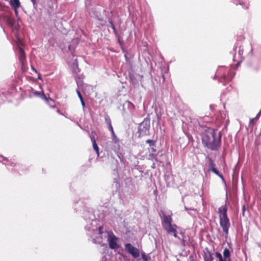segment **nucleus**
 <instances>
[{
    "label": "nucleus",
    "instance_id": "1",
    "mask_svg": "<svg viewBox=\"0 0 261 261\" xmlns=\"http://www.w3.org/2000/svg\"><path fill=\"white\" fill-rule=\"evenodd\" d=\"M202 143L204 146L211 150H217L220 146V133L211 128H207L202 133Z\"/></svg>",
    "mask_w": 261,
    "mask_h": 261
},
{
    "label": "nucleus",
    "instance_id": "2",
    "mask_svg": "<svg viewBox=\"0 0 261 261\" xmlns=\"http://www.w3.org/2000/svg\"><path fill=\"white\" fill-rule=\"evenodd\" d=\"M159 215L161 219L162 224L163 228L167 231L168 234L172 235L176 238L179 239L177 235V226L175 224L172 223V212L170 211L166 212L161 210L159 213Z\"/></svg>",
    "mask_w": 261,
    "mask_h": 261
},
{
    "label": "nucleus",
    "instance_id": "3",
    "mask_svg": "<svg viewBox=\"0 0 261 261\" xmlns=\"http://www.w3.org/2000/svg\"><path fill=\"white\" fill-rule=\"evenodd\" d=\"M234 75V73L231 75L225 67L220 66L216 71L214 79L218 78L219 82L223 83L230 80Z\"/></svg>",
    "mask_w": 261,
    "mask_h": 261
},
{
    "label": "nucleus",
    "instance_id": "4",
    "mask_svg": "<svg viewBox=\"0 0 261 261\" xmlns=\"http://www.w3.org/2000/svg\"><path fill=\"white\" fill-rule=\"evenodd\" d=\"M150 128V120L149 119L145 118L142 122L138 127V132L140 136H145L149 134Z\"/></svg>",
    "mask_w": 261,
    "mask_h": 261
},
{
    "label": "nucleus",
    "instance_id": "5",
    "mask_svg": "<svg viewBox=\"0 0 261 261\" xmlns=\"http://www.w3.org/2000/svg\"><path fill=\"white\" fill-rule=\"evenodd\" d=\"M107 241L111 249H116L119 248V238L116 237L112 232H108Z\"/></svg>",
    "mask_w": 261,
    "mask_h": 261
},
{
    "label": "nucleus",
    "instance_id": "6",
    "mask_svg": "<svg viewBox=\"0 0 261 261\" xmlns=\"http://www.w3.org/2000/svg\"><path fill=\"white\" fill-rule=\"evenodd\" d=\"M220 225L222 228L223 232L227 235L228 234V230L230 227V223L228 217L220 218Z\"/></svg>",
    "mask_w": 261,
    "mask_h": 261
},
{
    "label": "nucleus",
    "instance_id": "7",
    "mask_svg": "<svg viewBox=\"0 0 261 261\" xmlns=\"http://www.w3.org/2000/svg\"><path fill=\"white\" fill-rule=\"evenodd\" d=\"M125 250L135 258H138L140 256V252L138 249L134 247L130 243L125 244Z\"/></svg>",
    "mask_w": 261,
    "mask_h": 261
},
{
    "label": "nucleus",
    "instance_id": "8",
    "mask_svg": "<svg viewBox=\"0 0 261 261\" xmlns=\"http://www.w3.org/2000/svg\"><path fill=\"white\" fill-rule=\"evenodd\" d=\"M208 161H209V167H210V170L213 172L215 174H216L217 175L219 176L223 180H224L223 176L219 173V172L217 170L216 168V165L214 163V162L213 161L211 158H208Z\"/></svg>",
    "mask_w": 261,
    "mask_h": 261
},
{
    "label": "nucleus",
    "instance_id": "9",
    "mask_svg": "<svg viewBox=\"0 0 261 261\" xmlns=\"http://www.w3.org/2000/svg\"><path fill=\"white\" fill-rule=\"evenodd\" d=\"M94 223L96 224V221L92 220L91 222V227L89 226L88 225H87L85 227L86 229L88 231L87 233L89 236H91L93 232L95 233V231L96 232L97 231V228L94 225Z\"/></svg>",
    "mask_w": 261,
    "mask_h": 261
},
{
    "label": "nucleus",
    "instance_id": "10",
    "mask_svg": "<svg viewBox=\"0 0 261 261\" xmlns=\"http://www.w3.org/2000/svg\"><path fill=\"white\" fill-rule=\"evenodd\" d=\"M203 258L204 261H213V254L208 248H206L203 250Z\"/></svg>",
    "mask_w": 261,
    "mask_h": 261
},
{
    "label": "nucleus",
    "instance_id": "11",
    "mask_svg": "<svg viewBox=\"0 0 261 261\" xmlns=\"http://www.w3.org/2000/svg\"><path fill=\"white\" fill-rule=\"evenodd\" d=\"M33 94L36 96L40 97L42 99L45 100L46 102H49V101L53 102L52 99L50 97H47L43 91L41 92L34 91Z\"/></svg>",
    "mask_w": 261,
    "mask_h": 261
},
{
    "label": "nucleus",
    "instance_id": "12",
    "mask_svg": "<svg viewBox=\"0 0 261 261\" xmlns=\"http://www.w3.org/2000/svg\"><path fill=\"white\" fill-rule=\"evenodd\" d=\"M95 134V132H92L91 135H90V138L92 142V145L93 148L94 150L96 151L97 156L99 155V148L96 143V141L94 138V135Z\"/></svg>",
    "mask_w": 261,
    "mask_h": 261
},
{
    "label": "nucleus",
    "instance_id": "13",
    "mask_svg": "<svg viewBox=\"0 0 261 261\" xmlns=\"http://www.w3.org/2000/svg\"><path fill=\"white\" fill-rule=\"evenodd\" d=\"M103 227L102 226H99L98 228V233L97 234L98 236L96 237V238H93L92 241L95 244H100L102 242V238L100 236V234H101L103 233Z\"/></svg>",
    "mask_w": 261,
    "mask_h": 261
},
{
    "label": "nucleus",
    "instance_id": "14",
    "mask_svg": "<svg viewBox=\"0 0 261 261\" xmlns=\"http://www.w3.org/2000/svg\"><path fill=\"white\" fill-rule=\"evenodd\" d=\"M227 208L226 205H222L218 209V214L220 218L227 217Z\"/></svg>",
    "mask_w": 261,
    "mask_h": 261
},
{
    "label": "nucleus",
    "instance_id": "15",
    "mask_svg": "<svg viewBox=\"0 0 261 261\" xmlns=\"http://www.w3.org/2000/svg\"><path fill=\"white\" fill-rule=\"evenodd\" d=\"M19 59L20 62L22 64H23L25 60V56L24 54V51L23 50L22 48H19Z\"/></svg>",
    "mask_w": 261,
    "mask_h": 261
},
{
    "label": "nucleus",
    "instance_id": "16",
    "mask_svg": "<svg viewBox=\"0 0 261 261\" xmlns=\"http://www.w3.org/2000/svg\"><path fill=\"white\" fill-rule=\"evenodd\" d=\"M10 4L13 8H18L20 6L19 0H11Z\"/></svg>",
    "mask_w": 261,
    "mask_h": 261
},
{
    "label": "nucleus",
    "instance_id": "17",
    "mask_svg": "<svg viewBox=\"0 0 261 261\" xmlns=\"http://www.w3.org/2000/svg\"><path fill=\"white\" fill-rule=\"evenodd\" d=\"M223 253L224 255V258L226 259V261H229V259H230V252L229 250L227 248H225Z\"/></svg>",
    "mask_w": 261,
    "mask_h": 261
},
{
    "label": "nucleus",
    "instance_id": "18",
    "mask_svg": "<svg viewBox=\"0 0 261 261\" xmlns=\"http://www.w3.org/2000/svg\"><path fill=\"white\" fill-rule=\"evenodd\" d=\"M72 66L73 68V71L74 73H77L78 72H80L77 59L74 60L72 64Z\"/></svg>",
    "mask_w": 261,
    "mask_h": 261
},
{
    "label": "nucleus",
    "instance_id": "19",
    "mask_svg": "<svg viewBox=\"0 0 261 261\" xmlns=\"http://www.w3.org/2000/svg\"><path fill=\"white\" fill-rule=\"evenodd\" d=\"M150 153L149 155L151 158L154 159L156 156L155 152L156 151V149L154 147V146L150 147Z\"/></svg>",
    "mask_w": 261,
    "mask_h": 261
},
{
    "label": "nucleus",
    "instance_id": "20",
    "mask_svg": "<svg viewBox=\"0 0 261 261\" xmlns=\"http://www.w3.org/2000/svg\"><path fill=\"white\" fill-rule=\"evenodd\" d=\"M141 256L143 261H149L151 259L150 257L148 255H146L144 252L142 253Z\"/></svg>",
    "mask_w": 261,
    "mask_h": 261
},
{
    "label": "nucleus",
    "instance_id": "21",
    "mask_svg": "<svg viewBox=\"0 0 261 261\" xmlns=\"http://www.w3.org/2000/svg\"><path fill=\"white\" fill-rule=\"evenodd\" d=\"M216 257L219 259V261H226L223 258L222 254L218 252L216 253Z\"/></svg>",
    "mask_w": 261,
    "mask_h": 261
},
{
    "label": "nucleus",
    "instance_id": "22",
    "mask_svg": "<svg viewBox=\"0 0 261 261\" xmlns=\"http://www.w3.org/2000/svg\"><path fill=\"white\" fill-rule=\"evenodd\" d=\"M146 143L148 144L150 147L155 146V142L154 141L150 139L147 140L146 141Z\"/></svg>",
    "mask_w": 261,
    "mask_h": 261
},
{
    "label": "nucleus",
    "instance_id": "23",
    "mask_svg": "<svg viewBox=\"0 0 261 261\" xmlns=\"http://www.w3.org/2000/svg\"><path fill=\"white\" fill-rule=\"evenodd\" d=\"M109 122L108 128H109V130L111 132V134H114V130H113V128L112 125V124H111V122H110V121Z\"/></svg>",
    "mask_w": 261,
    "mask_h": 261
},
{
    "label": "nucleus",
    "instance_id": "24",
    "mask_svg": "<svg viewBox=\"0 0 261 261\" xmlns=\"http://www.w3.org/2000/svg\"><path fill=\"white\" fill-rule=\"evenodd\" d=\"M76 93L77 94V95L80 98V99H82V98H83V97H82V95L80 92V91H79V89H76Z\"/></svg>",
    "mask_w": 261,
    "mask_h": 261
},
{
    "label": "nucleus",
    "instance_id": "25",
    "mask_svg": "<svg viewBox=\"0 0 261 261\" xmlns=\"http://www.w3.org/2000/svg\"><path fill=\"white\" fill-rule=\"evenodd\" d=\"M49 106H50L51 107H55V105H54V101L53 100V102L52 101H49V102H46Z\"/></svg>",
    "mask_w": 261,
    "mask_h": 261
},
{
    "label": "nucleus",
    "instance_id": "26",
    "mask_svg": "<svg viewBox=\"0 0 261 261\" xmlns=\"http://www.w3.org/2000/svg\"><path fill=\"white\" fill-rule=\"evenodd\" d=\"M80 100H81L83 108L84 109V108L85 107V103L84 101L83 98L81 99Z\"/></svg>",
    "mask_w": 261,
    "mask_h": 261
},
{
    "label": "nucleus",
    "instance_id": "27",
    "mask_svg": "<svg viewBox=\"0 0 261 261\" xmlns=\"http://www.w3.org/2000/svg\"><path fill=\"white\" fill-rule=\"evenodd\" d=\"M243 53V49H242L241 48V47H239V55L241 56Z\"/></svg>",
    "mask_w": 261,
    "mask_h": 261
},
{
    "label": "nucleus",
    "instance_id": "28",
    "mask_svg": "<svg viewBox=\"0 0 261 261\" xmlns=\"http://www.w3.org/2000/svg\"><path fill=\"white\" fill-rule=\"evenodd\" d=\"M114 182L115 183V184H116V187H119V182H118V181L117 179H116V178H115V179H114Z\"/></svg>",
    "mask_w": 261,
    "mask_h": 261
},
{
    "label": "nucleus",
    "instance_id": "29",
    "mask_svg": "<svg viewBox=\"0 0 261 261\" xmlns=\"http://www.w3.org/2000/svg\"><path fill=\"white\" fill-rule=\"evenodd\" d=\"M245 210H246L245 205H244L242 207V211H243L242 215L243 216H244Z\"/></svg>",
    "mask_w": 261,
    "mask_h": 261
},
{
    "label": "nucleus",
    "instance_id": "30",
    "mask_svg": "<svg viewBox=\"0 0 261 261\" xmlns=\"http://www.w3.org/2000/svg\"><path fill=\"white\" fill-rule=\"evenodd\" d=\"M31 2H32V3L33 4L34 7H35L37 5L36 0H31Z\"/></svg>",
    "mask_w": 261,
    "mask_h": 261
},
{
    "label": "nucleus",
    "instance_id": "31",
    "mask_svg": "<svg viewBox=\"0 0 261 261\" xmlns=\"http://www.w3.org/2000/svg\"><path fill=\"white\" fill-rule=\"evenodd\" d=\"M260 115H261V114H260V113L258 112V113L257 114V115L254 118V119H255V120L257 119L260 117Z\"/></svg>",
    "mask_w": 261,
    "mask_h": 261
},
{
    "label": "nucleus",
    "instance_id": "32",
    "mask_svg": "<svg viewBox=\"0 0 261 261\" xmlns=\"http://www.w3.org/2000/svg\"><path fill=\"white\" fill-rule=\"evenodd\" d=\"M109 121H110V122H111V120H110V119L109 118H106V121L107 122V123L108 124V125H109Z\"/></svg>",
    "mask_w": 261,
    "mask_h": 261
},
{
    "label": "nucleus",
    "instance_id": "33",
    "mask_svg": "<svg viewBox=\"0 0 261 261\" xmlns=\"http://www.w3.org/2000/svg\"><path fill=\"white\" fill-rule=\"evenodd\" d=\"M110 23H111V27L113 29V30H115V27H114V24L112 23V21H110Z\"/></svg>",
    "mask_w": 261,
    "mask_h": 261
},
{
    "label": "nucleus",
    "instance_id": "34",
    "mask_svg": "<svg viewBox=\"0 0 261 261\" xmlns=\"http://www.w3.org/2000/svg\"><path fill=\"white\" fill-rule=\"evenodd\" d=\"M1 156L3 158V160L6 161H8V159L7 158H6V157H5V156H4L3 155H2Z\"/></svg>",
    "mask_w": 261,
    "mask_h": 261
},
{
    "label": "nucleus",
    "instance_id": "35",
    "mask_svg": "<svg viewBox=\"0 0 261 261\" xmlns=\"http://www.w3.org/2000/svg\"><path fill=\"white\" fill-rule=\"evenodd\" d=\"M14 9V11H15V13L16 15H18V11H17V9L18 8H13Z\"/></svg>",
    "mask_w": 261,
    "mask_h": 261
},
{
    "label": "nucleus",
    "instance_id": "36",
    "mask_svg": "<svg viewBox=\"0 0 261 261\" xmlns=\"http://www.w3.org/2000/svg\"><path fill=\"white\" fill-rule=\"evenodd\" d=\"M112 135L113 136V138L114 139V138H116V136L115 135V133L114 132V134H112Z\"/></svg>",
    "mask_w": 261,
    "mask_h": 261
},
{
    "label": "nucleus",
    "instance_id": "37",
    "mask_svg": "<svg viewBox=\"0 0 261 261\" xmlns=\"http://www.w3.org/2000/svg\"><path fill=\"white\" fill-rule=\"evenodd\" d=\"M255 120V119H252L251 120H250V124H251V123H252L253 122V121Z\"/></svg>",
    "mask_w": 261,
    "mask_h": 261
},
{
    "label": "nucleus",
    "instance_id": "38",
    "mask_svg": "<svg viewBox=\"0 0 261 261\" xmlns=\"http://www.w3.org/2000/svg\"><path fill=\"white\" fill-rule=\"evenodd\" d=\"M185 209L186 211H190V210H191V209H190V208H188V207H185Z\"/></svg>",
    "mask_w": 261,
    "mask_h": 261
},
{
    "label": "nucleus",
    "instance_id": "39",
    "mask_svg": "<svg viewBox=\"0 0 261 261\" xmlns=\"http://www.w3.org/2000/svg\"><path fill=\"white\" fill-rule=\"evenodd\" d=\"M128 105H130L131 106H133V104L129 102H128Z\"/></svg>",
    "mask_w": 261,
    "mask_h": 261
},
{
    "label": "nucleus",
    "instance_id": "40",
    "mask_svg": "<svg viewBox=\"0 0 261 261\" xmlns=\"http://www.w3.org/2000/svg\"><path fill=\"white\" fill-rule=\"evenodd\" d=\"M245 9H247L248 8V6H246L245 7Z\"/></svg>",
    "mask_w": 261,
    "mask_h": 261
},
{
    "label": "nucleus",
    "instance_id": "41",
    "mask_svg": "<svg viewBox=\"0 0 261 261\" xmlns=\"http://www.w3.org/2000/svg\"><path fill=\"white\" fill-rule=\"evenodd\" d=\"M259 113H260V114H261V110L259 111Z\"/></svg>",
    "mask_w": 261,
    "mask_h": 261
},
{
    "label": "nucleus",
    "instance_id": "42",
    "mask_svg": "<svg viewBox=\"0 0 261 261\" xmlns=\"http://www.w3.org/2000/svg\"><path fill=\"white\" fill-rule=\"evenodd\" d=\"M229 261H231L230 259H229Z\"/></svg>",
    "mask_w": 261,
    "mask_h": 261
}]
</instances>
